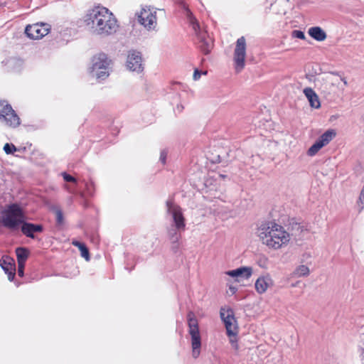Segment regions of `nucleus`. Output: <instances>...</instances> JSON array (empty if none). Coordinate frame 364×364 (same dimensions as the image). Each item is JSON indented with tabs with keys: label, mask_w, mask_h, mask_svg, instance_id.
<instances>
[{
	"label": "nucleus",
	"mask_w": 364,
	"mask_h": 364,
	"mask_svg": "<svg viewBox=\"0 0 364 364\" xmlns=\"http://www.w3.org/2000/svg\"><path fill=\"white\" fill-rule=\"evenodd\" d=\"M188 17L190 24L198 38L199 48L205 55L210 53L213 48L212 39L209 37L207 31L200 27L197 19L193 16L192 14L189 11H188Z\"/></svg>",
	"instance_id": "nucleus-4"
},
{
	"label": "nucleus",
	"mask_w": 364,
	"mask_h": 364,
	"mask_svg": "<svg viewBox=\"0 0 364 364\" xmlns=\"http://www.w3.org/2000/svg\"><path fill=\"white\" fill-rule=\"evenodd\" d=\"M6 273L8 274L9 280L12 281L15 276L14 270H11Z\"/></svg>",
	"instance_id": "nucleus-34"
},
{
	"label": "nucleus",
	"mask_w": 364,
	"mask_h": 364,
	"mask_svg": "<svg viewBox=\"0 0 364 364\" xmlns=\"http://www.w3.org/2000/svg\"><path fill=\"white\" fill-rule=\"evenodd\" d=\"M0 265L5 271V272H7L11 270H14V264L11 262H6V260L5 259L0 261Z\"/></svg>",
	"instance_id": "nucleus-25"
},
{
	"label": "nucleus",
	"mask_w": 364,
	"mask_h": 364,
	"mask_svg": "<svg viewBox=\"0 0 364 364\" xmlns=\"http://www.w3.org/2000/svg\"><path fill=\"white\" fill-rule=\"evenodd\" d=\"M246 56V41L242 36L237 39L234 51V62L236 71L240 72L245 67V60Z\"/></svg>",
	"instance_id": "nucleus-9"
},
{
	"label": "nucleus",
	"mask_w": 364,
	"mask_h": 364,
	"mask_svg": "<svg viewBox=\"0 0 364 364\" xmlns=\"http://www.w3.org/2000/svg\"><path fill=\"white\" fill-rule=\"evenodd\" d=\"M166 156H167V153L165 150H163L161 152V155H160V161H161L162 164H165L166 163Z\"/></svg>",
	"instance_id": "nucleus-32"
},
{
	"label": "nucleus",
	"mask_w": 364,
	"mask_h": 364,
	"mask_svg": "<svg viewBox=\"0 0 364 364\" xmlns=\"http://www.w3.org/2000/svg\"><path fill=\"white\" fill-rule=\"evenodd\" d=\"M127 67L129 70L140 73L143 70L142 58L139 52L132 50L129 53Z\"/></svg>",
	"instance_id": "nucleus-14"
},
{
	"label": "nucleus",
	"mask_w": 364,
	"mask_h": 364,
	"mask_svg": "<svg viewBox=\"0 0 364 364\" xmlns=\"http://www.w3.org/2000/svg\"><path fill=\"white\" fill-rule=\"evenodd\" d=\"M321 82L320 77H318L316 80H315L316 86H318V83Z\"/></svg>",
	"instance_id": "nucleus-36"
},
{
	"label": "nucleus",
	"mask_w": 364,
	"mask_h": 364,
	"mask_svg": "<svg viewBox=\"0 0 364 364\" xmlns=\"http://www.w3.org/2000/svg\"><path fill=\"white\" fill-rule=\"evenodd\" d=\"M42 230L43 227L41 225L25 223L24 221L22 223L21 231L28 237L33 238V232H41Z\"/></svg>",
	"instance_id": "nucleus-18"
},
{
	"label": "nucleus",
	"mask_w": 364,
	"mask_h": 364,
	"mask_svg": "<svg viewBox=\"0 0 364 364\" xmlns=\"http://www.w3.org/2000/svg\"><path fill=\"white\" fill-rule=\"evenodd\" d=\"M201 75V73L198 70H195L193 75V78L194 80H198L200 79Z\"/></svg>",
	"instance_id": "nucleus-33"
},
{
	"label": "nucleus",
	"mask_w": 364,
	"mask_h": 364,
	"mask_svg": "<svg viewBox=\"0 0 364 364\" xmlns=\"http://www.w3.org/2000/svg\"><path fill=\"white\" fill-rule=\"evenodd\" d=\"M139 22L148 31L155 30L157 26L156 10L144 8L139 15Z\"/></svg>",
	"instance_id": "nucleus-10"
},
{
	"label": "nucleus",
	"mask_w": 364,
	"mask_h": 364,
	"mask_svg": "<svg viewBox=\"0 0 364 364\" xmlns=\"http://www.w3.org/2000/svg\"><path fill=\"white\" fill-rule=\"evenodd\" d=\"M4 150L7 154H11L16 151V148L14 144L6 143L4 146Z\"/></svg>",
	"instance_id": "nucleus-28"
},
{
	"label": "nucleus",
	"mask_w": 364,
	"mask_h": 364,
	"mask_svg": "<svg viewBox=\"0 0 364 364\" xmlns=\"http://www.w3.org/2000/svg\"><path fill=\"white\" fill-rule=\"evenodd\" d=\"M62 175H63L64 180L67 182H73V183L77 182L76 179L73 176H72L66 173H63Z\"/></svg>",
	"instance_id": "nucleus-30"
},
{
	"label": "nucleus",
	"mask_w": 364,
	"mask_h": 364,
	"mask_svg": "<svg viewBox=\"0 0 364 364\" xmlns=\"http://www.w3.org/2000/svg\"><path fill=\"white\" fill-rule=\"evenodd\" d=\"M111 63L105 53L96 54L92 58L89 73L97 79L105 80L109 75Z\"/></svg>",
	"instance_id": "nucleus-3"
},
{
	"label": "nucleus",
	"mask_w": 364,
	"mask_h": 364,
	"mask_svg": "<svg viewBox=\"0 0 364 364\" xmlns=\"http://www.w3.org/2000/svg\"><path fill=\"white\" fill-rule=\"evenodd\" d=\"M309 34L315 40L323 41L326 38V33L320 27H312L309 29Z\"/></svg>",
	"instance_id": "nucleus-20"
},
{
	"label": "nucleus",
	"mask_w": 364,
	"mask_h": 364,
	"mask_svg": "<svg viewBox=\"0 0 364 364\" xmlns=\"http://www.w3.org/2000/svg\"><path fill=\"white\" fill-rule=\"evenodd\" d=\"M258 234L262 243L274 250L282 248L290 240L289 233L282 226L274 222L262 225Z\"/></svg>",
	"instance_id": "nucleus-2"
},
{
	"label": "nucleus",
	"mask_w": 364,
	"mask_h": 364,
	"mask_svg": "<svg viewBox=\"0 0 364 364\" xmlns=\"http://www.w3.org/2000/svg\"><path fill=\"white\" fill-rule=\"evenodd\" d=\"M188 324L189 328L188 332L191 337L193 357L196 358L200 355L201 340L198 320L195 314L191 311L188 314Z\"/></svg>",
	"instance_id": "nucleus-5"
},
{
	"label": "nucleus",
	"mask_w": 364,
	"mask_h": 364,
	"mask_svg": "<svg viewBox=\"0 0 364 364\" xmlns=\"http://www.w3.org/2000/svg\"><path fill=\"white\" fill-rule=\"evenodd\" d=\"M219 177L224 178H225V177H226V176H225V175H223V174H220V175H219Z\"/></svg>",
	"instance_id": "nucleus-37"
},
{
	"label": "nucleus",
	"mask_w": 364,
	"mask_h": 364,
	"mask_svg": "<svg viewBox=\"0 0 364 364\" xmlns=\"http://www.w3.org/2000/svg\"><path fill=\"white\" fill-rule=\"evenodd\" d=\"M304 95L308 99L311 107L318 108L321 106L320 101L316 93L310 87H306L303 91Z\"/></svg>",
	"instance_id": "nucleus-19"
},
{
	"label": "nucleus",
	"mask_w": 364,
	"mask_h": 364,
	"mask_svg": "<svg viewBox=\"0 0 364 364\" xmlns=\"http://www.w3.org/2000/svg\"><path fill=\"white\" fill-rule=\"evenodd\" d=\"M84 22L90 33L102 36L114 33L118 28L115 16L105 7L97 6L88 11Z\"/></svg>",
	"instance_id": "nucleus-1"
},
{
	"label": "nucleus",
	"mask_w": 364,
	"mask_h": 364,
	"mask_svg": "<svg viewBox=\"0 0 364 364\" xmlns=\"http://www.w3.org/2000/svg\"><path fill=\"white\" fill-rule=\"evenodd\" d=\"M72 244L78 247V249L80 250V253H81V256L82 257H84L87 261H89L90 260V255H89V251H88V249L87 248V247L85 246V244L79 242V241H77V240H73L72 242Z\"/></svg>",
	"instance_id": "nucleus-22"
},
{
	"label": "nucleus",
	"mask_w": 364,
	"mask_h": 364,
	"mask_svg": "<svg viewBox=\"0 0 364 364\" xmlns=\"http://www.w3.org/2000/svg\"><path fill=\"white\" fill-rule=\"evenodd\" d=\"M54 213L56 217V221L58 224H62L63 222V215L61 210L56 208L54 209Z\"/></svg>",
	"instance_id": "nucleus-27"
},
{
	"label": "nucleus",
	"mask_w": 364,
	"mask_h": 364,
	"mask_svg": "<svg viewBox=\"0 0 364 364\" xmlns=\"http://www.w3.org/2000/svg\"><path fill=\"white\" fill-rule=\"evenodd\" d=\"M252 269L251 267H240L226 272L228 275L235 278V280L237 282L242 279H248L252 275Z\"/></svg>",
	"instance_id": "nucleus-15"
},
{
	"label": "nucleus",
	"mask_w": 364,
	"mask_h": 364,
	"mask_svg": "<svg viewBox=\"0 0 364 364\" xmlns=\"http://www.w3.org/2000/svg\"><path fill=\"white\" fill-rule=\"evenodd\" d=\"M167 212L171 215L176 228L181 231L185 229V218L183 215L181 208L168 200L166 202Z\"/></svg>",
	"instance_id": "nucleus-11"
},
{
	"label": "nucleus",
	"mask_w": 364,
	"mask_h": 364,
	"mask_svg": "<svg viewBox=\"0 0 364 364\" xmlns=\"http://www.w3.org/2000/svg\"><path fill=\"white\" fill-rule=\"evenodd\" d=\"M25 220L22 210L16 204L10 205L3 216V224L9 228H16Z\"/></svg>",
	"instance_id": "nucleus-7"
},
{
	"label": "nucleus",
	"mask_w": 364,
	"mask_h": 364,
	"mask_svg": "<svg viewBox=\"0 0 364 364\" xmlns=\"http://www.w3.org/2000/svg\"><path fill=\"white\" fill-rule=\"evenodd\" d=\"M220 317L225 323L227 334L230 338V342L232 347L237 350L238 348L237 343V341L236 338L237 327L232 311L231 309H225L222 308L220 309Z\"/></svg>",
	"instance_id": "nucleus-6"
},
{
	"label": "nucleus",
	"mask_w": 364,
	"mask_h": 364,
	"mask_svg": "<svg viewBox=\"0 0 364 364\" xmlns=\"http://www.w3.org/2000/svg\"><path fill=\"white\" fill-rule=\"evenodd\" d=\"M18 274L20 277H22L23 275L25 263L18 262Z\"/></svg>",
	"instance_id": "nucleus-31"
},
{
	"label": "nucleus",
	"mask_w": 364,
	"mask_h": 364,
	"mask_svg": "<svg viewBox=\"0 0 364 364\" xmlns=\"http://www.w3.org/2000/svg\"><path fill=\"white\" fill-rule=\"evenodd\" d=\"M210 160L212 161V163H219L220 162V156L219 155L210 159Z\"/></svg>",
	"instance_id": "nucleus-35"
},
{
	"label": "nucleus",
	"mask_w": 364,
	"mask_h": 364,
	"mask_svg": "<svg viewBox=\"0 0 364 364\" xmlns=\"http://www.w3.org/2000/svg\"><path fill=\"white\" fill-rule=\"evenodd\" d=\"M363 352H364V349H363Z\"/></svg>",
	"instance_id": "nucleus-38"
},
{
	"label": "nucleus",
	"mask_w": 364,
	"mask_h": 364,
	"mask_svg": "<svg viewBox=\"0 0 364 364\" xmlns=\"http://www.w3.org/2000/svg\"><path fill=\"white\" fill-rule=\"evenodd\" d=\"M292 36L296 38L304 39V33L301 31L294 30L292 31Z\"/></svg>",
	"instance_id": "nucleus-29"
},
{
	"label": "nucleus",
	"mask_w": 364,
	"mask_h": 364,
	"mask_svg": "<svg viewBox=\"0 0 364 364\" xmlns=\"http://www.w3.org/2000/svg\"><path fill=\"white\" fill-rule=\"evenodd\" d=\"M0 121L11 127H16L20 124L19 117L6 101L0 102Z\"/></svg>",
	"instance_id": "nucleus-8"
},
{
	"label": "nucleus",
	"mask_w": 364,
	"mask_h": 364,
	"mask_svg": "<svg viewBox=\"0 0 364 364\" xmlns=\"http://www.w3.org/2000/svg\"><path fill=\"white\" fill-rule=\"evenodd\" d=\"M294 275L296 277H306L309 274V269L306 265H299L297 267L293 272Z\"/></svg>",
	"instance_id": "nucleus-24"
},
{
	"label": "nucleus",
	"mask_w": 364,
	"mask_h": 364,
	"mask_svg": "<svg viewBox=\"0 0 364 364\" xmlns=\"http://www.w3.org/2000/svg\"><path fill=\"white\" fill-rule=\"evenodd\" d=\"M288 230L289 231L288 232L290 235V237H294L299 239L301 238L304 235V232L307 231L304 225L294 220L289 223Z\"/></svg>",
	"instance_id": "nucleus-16"
},
{
	"label": "nucleus",
	"mask_w": 364,
	"mask_h": 364,
	"mask_svg": "<svg viewBox=\"0 0 364 364\" xmlns=\"http://www.w3.org/2000/svg\"><path fill=\"white\" fill-rule=\"evenodd\" d=\"M336 136V132L332 130H328L323 133L316 141L308 149L307 154L313 156L324 146L327 145Z\"/></svg>",
	"instance_id": "nucleus-12"
},
{
	"label": "nucleus",
	"mask_w": 364,
	"mask_h": 364,
	"mask_svg": "<svg viewBox=\"0 0 364 364\" xmlns=\"http://www.w3.org/2000/svg\"><path fill=\"white\" fill-rule=\"evenodd\" d=\"M177 231H178V230L176 228L171 229L168 230V235H169L170 239L172 240L173 242H176L178 240L179 235H178Z\"/></svg>",
	"instance_id": "nucleus-26"
},
{
	"label": "nucleus",
	"mask_w": 364,
	"mask_h": 364,
	"mask_svg": "<svg viewBox=\"0 0 364 364\" xmlns=\"http://www.w3.org/2000/svg\"><path fill=\"white\" fill-rule=\"evenodd\" d=\"M18 262L25 263L28 257V251L24 247H18L16 250Z\"/></svg>",
	"instance_id": "nucleus-23"
},
{
	"label": "nucleus",
	"mask_w": 364,
	"mask_h": 364,
	"mask_svg": "<svg viewBox=\"0 0 364 364\" xmlns=\"http://www.w3.org/2000/svg\"><path fill=\"white\" fill-rule=\"evenodd\" d=\"M272 285V280L269 275L259 277L255 282V289L259 294L264 293Z\"/></svg>",
	"instance_id": "nucleus-17"
},
{
	"label": "nucleus",
	"mask_w": 364,
	"mask_h": 364,
	"mask_svg": "<svg viewBox=\"0 0 364 364\" xmlns=\"http://www.w3.org/2000/svg\"><path fill=\"white\" fill-rule=\"evenodd\" d=\"M321 80H324L327 84L338 85L340 80H341V77L338 75L331 73L325 75L324 77H322Z\"/></svg>",
	"instance_id": "nucleus-21"
},
{
	"label": "nucleus",
	"mask_w": 364,
	"mask_h": 364,
	"mask_svg": "<svg viewBox=\"0 0 364 364\" xmlns=\"http://www.w3.org/2000/svg\"><path fill=\"white\" fill-rule=\"evenodd\" d=\"M50 30V26L47 23H37L28 25L26 27V34L32 39H38L47 35Z\"/></svg>",
	"instance_id": "nucleus-13"
}]
</instances>
